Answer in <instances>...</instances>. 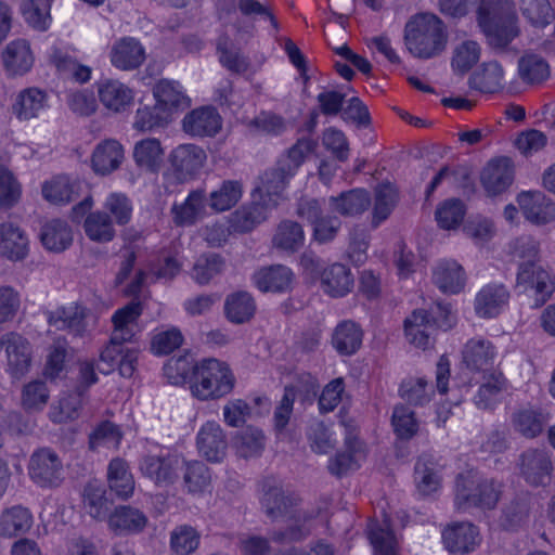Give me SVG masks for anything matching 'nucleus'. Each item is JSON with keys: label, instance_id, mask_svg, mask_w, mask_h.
I'll use <instances>...</instances> for the list:
<instances>
[{"label": "nucleus", "instance_id": "774afa93", "mask_svg": "<svg viewBox=\"0 0 555 555\" xmlns=\"http://www.w3.org/2000/svg\"><path fill=\"white\" fill-rule=\"evenodd\" d=\"M431 387L424 378H406L399 389L400 397L410 404L424 405L430 401L433 395Z\"/></svg>", "mask_w": 555, "mask_h": 555}, {"label": "nucleus", "instance_id": "8fccbe9b", "mask_svg": "<svg viewBox=\"0 0 555 555\" xmlns=\"http://www.w3.org/2000/svg\"><path fill=\"white\" fill-rule=\"evenodd\" d=\"M519 11L533 28L544 29L554 20V9L550 0H518Z\"/></svg>", "mask_w": 555, "mask_h": 555}, {"label": "nucleus", "instance_id": "37998d69", "mask_svg": "<svg viewBox=\"0 0 555 555\" xmlns=\"http://www.w3.org/2000/svg\"><path fill=\"white\" fill-rule=\"evenodd\" d=\"M146 524L147 517L144 513L128 505L116 507L108 517V525L115 531L137 533L141 532L146 527Z\"/></svg>", "mask_w": 555, "mask_h": 555}, {"label": "nucleus", "instance_id": "a878e982", "mask_svg": "<svg viewBox=\"0 0 555 555\" xmlns=\"http://www.w3.org/2000/svg\"><path fill=\"white\" fill-rule=\"evenodd\" d=\"M517 72L524 83L539 86L550 78L551 66L541 54L526 51L518 60Z\"/></svg>", "mask_w": 555, "mask_h": 555}, {"label": "nucleus", "instance_id": "c85d7f7f", "mask_svg": "<svg viewBox=\"0 0 555 555\" xmlns=\"http://www.w3.org/2000/svg\"><path fill=\"white\" fill-rule=\"evenodd\" d=\"M292 177L294 175L289 171V167L285 168V165L276 162L274 167L267 169L260 176V184L257 186V191L261 198H266L267 202L270 203V199H276L278 202Z\"/></svg>", "mask_w": 555, "mask_h": 555}, {"label": "nucleus", "instance_id": "09e8293b", "mask_svg": "<svg viewBox=\"0 0 555 555\" xmlns=\"http://www.w3.org/2000/svg\"><path fill=\"white\" fill-rule=\"evenodd\" d=\"M305 233L302 227L293 220H283L276 227L272 237L273 247L295 253L304 246Z\"/></svg>", "mask_w": 555, "mask_h": 555}, {"label": "nucleus", "instance_id": "a19ab883", "mask_svg": "<svg viewBox=\"0 0 555 555\" xmlns=\"http://www.w3.org/2000/svg\"><path fill=\"white\" fill-rule=\"evenodd\" d=\"M164 150L158 139L147 138L135 143L133 159L146 172H157L163 162Z\"/></svg>", "mask_w": 555, "mask_h": 555}, {"label": "nucleus", "instance_id": "3c124183", "mask_svg": "<svg viewBox=\"0 0 555 555\" xmlns=\"http://www.w3.org/2000/svg\"><path fill=\"white\" fill-rule=\"evenodd\" d=\"M83 505L89 515L95 519L109 516L112 501L106 495L105 488L98 481H90L83 490Z\"/></svg>", "mask_w": 555, "mask_h": 555}, {"label": "nucleus", "instance_id": "49530a36", "mask_svg": "<svg viewBox=\"0 0 555 555\" xmlns=\"http://www.w3.org/2000/svg\"><path fill=\"white\" fill-rule=\"evenodd\" d=\"M47 94L38 88H27L20 92L13 105V112L20 120H29L39 116L44 108Z\"/></svg>", "mask_w": 555, "mask_h": 555}, {"label": "nucleus", "instance_id": "5701e85b", "mask_svg": "<svg viewBox=\"0 0 555 555\" xmlns=\"http://www.w3.org/2000/svg\"><path fill=\"white\" fill-rule=\"evenodd\" d=\"M86 318L87 308L77 302H72L49 312L48 322L56 330H66L75 336H81L87 327Z\"/></svg>", "mask_w": 555, "mask_h": 555}, {"label": "nucleus", "instance_id": "e2e57ef3", "mask_svg": "<svg viewBox=\"0 0 555 555\" xmlns=\"http://www.w3.org/2000/svg\"><path fill=\"white\" fill-rule=\"evenodd\" d=\"M509 253L518 266L534 264L541 260L540 242L531 235H521L509 244Z\"/></svg>", "mask_w": 555, "mask_h": 555}, {"label": "nucleus", "instance_id": "58836bf2", "mask_svg": "<svg viewBox=\"0 0 555 555\" xmlns=\"http://www.w3.org/2000/svg\"><path fill=\"white\" fill-rule=\"evenodd\" d=\"M5 69L12 75L27 73L34 63V56L28 42L24 39L9 43L2 53Z\"/></svg>", "mask_w": 555, "mask_h": 555}, {"label": "nucleus", "instance_id": "603ef678", "mask_svg": "<svg viewBox=\"0 0 555 555\" xmlns=\"http://www.w3.org/2000/svg\"><path fill=\"white\" fill-rule=\"evenodd\" d=\"M86 235L93 242L107 243L115 236L112 217L106 211H92L83 222Z\"/></svg>", "mask_w": 555, "mask_h": 555}, {"label": "nucleus", "instance_id": "bf43d9fd", "mask_svg": "<svg viewBox=\"0 0 555 555\" xmlns=\"http://www.w3.org/2000/svg\"><path fill=\"white\" fill-rule=\"evenodd\" d=\"M51 0H22L21 12L34 29L44 31L51 23Z\"/></svg>", "mask_w": 555, "mask_h": 555}, {"label": "nucleus", "instance_id": "338daca9", "mask_svg": "<svg viewBox=\"0 0 555 555\" xmlns=\"http://www.w3.org/2000/svg\"><path fill=\"white\" fill-rule=\"evenodd\" d=\"M49 398L50 391L46 382L35 379L23 387L21 402L26 411H41L47 405Z\"/></svg>", "mask_w": 555, "mask_h": 555}, {"label": "nucleus", "instance_id": "2eb2a0df", "mask_svg": "<svg viewBox=\"0 0 555 555\" xmlns=\"http://www.w3.org/2000/svg\"><path fill=\"white\" fill-rule=\"evenodd\" d=\"M496 358L494 345L485 338L469 339L462 349V362L470 371L490 373Z\"/></svg>", "mask_w": 555, "mask_h": 555}, {"label": "nucleus", "instance_id": "2f4dec72", "mask_svg": "<svg viewBox=\"0 0 555 555\" xmlns=\"http://www.w3.org/2000/svg\"><path fill=\"white\" fill-rule=\"evenodd\" d=\"M28 251L24 232L11 222L0 224V255L10 260H22Z\"/></svg>", "mask_w": 555, "mask_h": 555}, {"label": "nucleus", "instance_id": "6e6d98bb", "mask_svg": "<svg viewBox=\"0 0 555 555\" xmlns=\"http://www.w3.org/2000/svg\"><path fill=\"white\" fill-rule=\"evenodd\" d=\"M51 62L60 74L78 83H86L91 78L92 69L89 66L80 64L76 59L59 49L51 54Z\"/></svg>", "mask_w": 555, "mask_h": 555}, {"label": "nucleus", "instance_id": "4be33fe9", "mask_svg": "<svg viewBox=\"0 0 555 555\" xmlns=\"http://www.w3.org/2000/svg\"><path fill=\"white\" fill-rule=\"evenodd\" d=\"M328 208L341 217H357L362 215L371 205L370 193L364 189L344 191L327 199Z\"/></svg>", "mask_w": 555, "mask_h": 555}, {"label": "nucleus", "instance_id": "473e14b6", "mask_svg": "<svg viewBox=\"0 0 555 555\" xmlns=\"http://www.w3.org/2000/svg\"><path fill=\"white\" fill-rule=\"evenodd\" d=\"M39 238L46 249L61 253L72 245L73 232L66 221L53 219L41 227Z\"/></svg>", "mask_w": 555, "mask_h": 555}, {"label": "nucleus", "instance_id": "7c9ffc66", "mask_svg": "<svg viewBox=\"0 0 555 555\" xmlns=\"http://www.w3.org/2000/svg\"><path fill=\"white\" fill-rule=\"evenodd\" d=\"M101 103L115 113L124 111L133 102V92L118 80L107 79L98 85Z\"/></svg>", "mask_w": 555, "mask_h": 555}, {"label": "nucleus", "instance_id": "f03ea898", "mask_svg": "<svg viewBox=\"0 0 555 555\" xmlns=\"http://www.w3.org/2000/svg\"><path fill=\"white\" fill-rule=\"evenodd\" d=\"M261 505L271 520L288 519L294 521L284 531L273 532L271 537L273 541H300L311 533L310 522L314 518V514L297 509V500L286 495L281 487L270 486L263 493Z\"/></svg>", "mask_w": 555, "mask_h": 555}, {"label": "nucleus", "instance_id": "a18cd8bd", "mask_svg": "<svg viewBox=\"0 0 555 555\" xmlns=\"http://www.w3.org/2000/svg\"><path fill=\"white\" fill-rule=\"evenodd\" d=\"M434 283L443 293H459L465 285V272L455 261H444L434 271Z\"/></svg>", "mask_w": 555, "mask_h": 555}, {"label": "nucleus", "instance_id": "f704fd0d", "mask_svg": "<svg viewBox=\"0 0 555 555\" xmlns=\"http://www.w3.org/2000/svg\"><path fill=\"white\" fill-rule=\"evenodd\" d=\"M324 292L332 297H343L351 292L354 279L349 268L334 263L324 269L321 275Z\"/></svg>", "mask_w": 555, "mask_h": 555}, {"label": "nucleus", "instance_id": "423d86ee", "mask_svg": "<svg viewBox=\"0 0 555 555\" xmlns=\"http://www.w3.org/2000/svg\"><path fill=\"white\" fill-rule=\"evenodd\" d=\"M296 214L313 227V236L319 243L333 241L341 228V220L337 216L324 215L317 198L301 197L296 205Z\"/></svg>", "mask_w": 555, "mask_h": 555}, {"label": "nucleus", "instance_id": "c756f323", "mask_svg": "<svg viewBox=\"0 0 555 555\" xmlns=\"http://www.w3.org/2000/svg\"><path fill=\"white\" fill-rule=\"evenodd\" d=\"M507 379L500 371H492L483 375L474 402L478 409L490 410L500 401L501 395L507 390Z\"/></svg>", "mask_w": 555, "mask_h": 555}, {"label": "nucleus", "instance_id": "b1692460", "mask_svg": "<svg viewBox=\"0 0 555 555\" xmlns=\"http://www.w3.org/2000/svg\"><path fill=\"white\" fill-rule=\"evenodd\" d=\"M548 421V412L540 406L532 405L517 410L512 416L514 429L529 439L541 435Z\"/></svg>", "mask_w": 555, "mask_h": 555}, {"label": "nucleus", "instance_id": "9d476101", "mask_svg": "<svg viewBox=\"0 0 555 555\" xmlns=\"http://www.w3.org/2000/svg\"><path fill=\"white\" fill-rule=\"evenodd\" d=\"M207 159L206 152L195 144H180L169 154L172 177L178 183L194 179Z\"/></svg>", "mask_w": 555, "mask_h": 555}, {"label": "nucleus", "instance_id": "4d7b16f0", "mask_svg": "<svg viewBox=\"0 0 555 555\" xmlns=\"http://www.w3.org/2000/svg\"><path fill=\"white\" fill-rule=\"evenodd\" d=\"M153 93L159 105L168 107L170 116L173 109L189 106V99L176 81L168 79L159 80L154 87Z\"/></svg>", "mask_w": 555, "mask_h": 555}, {"label": "nucleus", "instance_id": "9b49d317", "mask_svg": "<svg viewBox=\"0 0 555 555\" xmlns=\"http://www.w3.org/2000/svg\"><path fill=\"white\" fill-rule=\"evenodd\" d=\"M124 340H115L111 336L108 345L100 354L98 369L103 374H108L118 369L122 377H131L135 371L138 361V350L134 348H125Z\"/></svg>", "mask_w": 555, "mask_h": 555}, {"label": "nucleus", "instance_id": "dca6fc26", "mask_svg": "<svg viewBox=\"0 0 555 555\" xmlns=\"http://www.w3.org/2000/svg\"><path fill=\"white\" fill-rule=\"evenodd\" d=\"M509 297V291L504 284H487L475 297V312L478 317L483 319L495 318L508 304Z\"/></svg>", "mask_w": 555, "mask_h": 555}, {"label": "nucleus", "instance_id": "f3484780", "mask_svg": "<svg viewBox=\"0 0 555 555\" xmlns=\"http://www.w3.org/2000/svg\"><path fill=\"white\" fill-rule=\"evenodd\" d=\"M525 218L541 225L555 220V204L542 192H522L517 197Z\"/></svg>", "mask_w": 555, "mask_h": 555}, {"label": "nucleus", "instance_id": "aec40b11", "mask_svg": "<svg viewBox=\"0 0 555 555\" xmlns=\"http://www.w3.org/2000/svg\"><path fill=\"white\" fill-rule=\"evenodd\" d=\"M221 129V117L216 108L193 109L183 118V130L193 137H214Z\"/></svg>", "mask_w": 555, "mask_h": 555}, {"label": "nucleus", "instance_id": "ea45409f", "mask_svg": "<svg viewBox=\"0 0 555 555\" xmlns=\"http://www.w3.org/2000/svg\"><path fill=\"white\" fill-rule=\"evenodd\" d=\"M107 481L111 491L118 498L126 500L133 494L135 483L125 460L116 457L109 462Z\"/></svg>", "mask_w": 555, "mask_h": 555}, {"label": "nucleus", "instance_id": "de8ad7c7", "mask_svg": "<svg viewBox=\"0 0 555 555\" xmlns=\"http://www.w3.org/2000/svg\"><path fill=\"white\" fill-rule=\"evenodd\" d=\"M217 53L220 64L230 73L242 75L248 70V59L234 46L229 36L222 35L218 38Z\"/></svg>", "mask_w": 555, "mask_h": 555}, {"label": "nucleus", "instance_id": "680f3d73", "mask_svg": "<svg viewBox=\"0 0 555 555\" xmlns=\"http://www.w3.org/2000/svg\"><path fill=\"white\" fill-rule=\"evenodd\" d=\"M234 444L240 456H258L264 449V435L261 429L247 426L236 434Z\"/></svg>", "mask_w": 555, "mask_h": 555}, {"label": "nucleus", "instance_id": "6ab92c4d", "mask_svg": "<svg viewBox=\"0 0 555 555\" xmlns=\"http://www.w3.org/2000/svg\"><path fill=\"white\" fill-rule=\"evenodd\" d=\"M513 178V167L506 157L489 162L480 176L481 184L490 196L505 192L512 184Z\"/></svg>", "mask_w": 555, "mask_h": 555}, {"label": "nucleus", "instance_id": "6e6552de", "mask_svg": "<svg viewBox=\"0 0 555 555\" xmlns=\"http://www.w3.org/2000/svg\"><path fill=\"white\" fill-rule=\"evenodd\" d=\"M29 476L41 488H57L64 480L63 464L50 449L36 451L29 461Z\"/></svg>", "mask_w": 555, "mask_h": 555}, {"label": "nucleus", "instance_id": "a211bd4d", "mask_svg": "<svg viewBox=\"0 0 555 555\" xmlns=\"http://www.w3.org/2000/svg\"><path fill=\"white\" fill-rule=\"evenodd\" d=\"M446 547L452 553H469L480 543L478 528L468 521L449 525L442 532Z\"/></svg>", "mask_w": 555, "mask_h": 555}, {"label": "nucleus", "instance_id": "c03bdc74", "mask_svg": "<svg viewBox=\"0 0 555 555\" xmlns=\"http://www.w3.org/2000/svg\"><path fill=\"white\" fill-rule=\"evenodd\" d=\"M33 526L31 513L23 506H13L0 515V535L12 538L26 533Z\"/></svg>", "mask_w": 555, "mask_h": 555}, {"label": "nucleus", "instance_id": "72a5a7b5", "mask_svg": "<svg viewBox=\"0 0 555 555\" xmlns=\"http://www.w3.org/2000/svg\"><path fill=\"white\" fill-rule=\"evenodd\" d=\"M256 301L250 293L236 291L229 294L224 300L225 318L234 324L249 322L256 313Z\"/></svg>", "mask_w": 555, "mask_h": 555}, {"label": "nucleus", "instance_id": "13d9d810", "mask_svg": "<svg viewBox=\"0 0 555 555\" xmlns=\"http://www.w3.org/2000/svg\"><path fill=\"white\" fill-rule=\"evenodd\" d=\"M171 119L168 107L157 102L153 106L145 105L138 108L133 127L139 131H151L158 127L166 126Z\"/></svg>", "mask_w": 555, "mask_h": 555}, {"label": "nucleus", "instance_id": "4c0bfd02", "mask_svg": "<svg viewBox=\"0 0 555 555\" xmlns=\"http://www.w3.org/2000/svg\"><path fill=\"white\" fill-rule=\"evenodd\" d=\"M362 338L361 327L356 322L346 320L335 327L332 344L339 354L351 356L360 349Z\"/></svg>", "mask_w": 555, "mask_h": 555}, {"label": "nucleus", "instance_id": "39448f33", "mask_svg": "<svg viewBox=\"0 0 555 555\" xmlns=\"http://www.w3.org/2000/svg\"><path fill=\"white\" fill-rule=\"evenodd\" d=\"M501 488L493 479H478L470 474H461L456 478L455 508L459 512H467L473 507L493 509L500 500Z\"/></svg>", "mask_w": 555, "mask_h": 555}, {"label": "nucleus", "instance_id": "c9c22d12", "mask_svg": "<svg viewBox=\"0 0 555 555\" xmlns=\"http://www.w3.org/2000/svg\"><path fill=\"white\" fill-rule=\"evenodd\" d=\"M124 159V149L116 140H105L98 144L92 154V168L96 173L108 175L116 170Z\"/></svg>", "mask_w": 555, "mask_h": 555}, {"label": "nucleus", "instance_id": "20e7f679", "mask_svg": "<svg viewBox=\"0 0 555 555\" xmlns=\"http://www.w3.org/2000/svg\"><path fill=\"white\" fill-rule=\"evenodd\" d=\"M408 50L418 59L427 60L440 55L448 43V31L443 21L433 13L412 16L404 28Z\"/></svg>", "mask_w": 555, "mask_h": 555}, {"label": "nucleus", "instance_id": "5fc2aeb1", "mask_svg": "<svg viewBox=\"0 0 555 555\" xmlns=\"http://www.w3.org/2000/svg\"><path fill=\"white\" fill-rule=\"evenodd\" d=\"M225 268V259L216 253L201 255L193 268L192 278L199 285L208 284L212 279L220 275Z\"/></svg>", "mask_w": 555, "mask_h": 555}, {"label": "nucleus", "instance_id": "f257e3e1", "mask_svg": "<svg viewBox=\"0 0 555 555\" xmlns=\"http://www.w3.org/2000/svg\"><path fill=\"white\" fill-rule=\"evenodd\" d=\"M477 21L488 44L496 53L517 52L509 47L521 34L513 0H481Z\"/></svg>", "mask_w": 555, "mask_h": 555}, {"label": "nucleus", "instance_id": "412c9836", "mask_svg": "<svg viewBox=\"0 0 555 555\" xmlns=\"http://www.w3.org/2000/svg\"><path fill=\"white\" fill-rule=\"evenodd\" d=\"M293 271L283 264L262 267L253 275L255 286L263 293H285L292 288Z\"/></svg>", "mask_w": 555, "mask_h": 555}, {"label": "nucleus", "instance_id": "1a4fd4ad", "mask_svg": "<svg viewBox=\"0 0 555 555\" xmlns=\"http://www.w3.org/2000/svg\"><path fill=\"white\" fill-rule=\"evenodd\" d=\"M516 286L534 292L535 306H543L555 291V276L540 262L518 266Z\"/></svg>", "mask_w": 555, "mask_h": 555}, {"label": "nucleus", "instance_id": "e433bc0d", "mask_svg": "<svg viewBox=\"0 0 555 555\" xmlns=\"http://www.w3.org/2000/svg\"><path fill=\"white\" fill-rule=\"evenodd\" d=\"M504 70L496 61L483 63L468 79V85L482 93H494L504 87Z\"/></svg>", "mask_w": 555, "mask_h": 555}, {"label": "nucleus", "instance_id": "69168bd1", "mask_svg": "<svg viewBox=\"0 0 555 555\" xmlns=\"http://www.w3.org/2000/svg\"><path fill=\"white\" fill-rule=\"evenodd\" d=\"M437 314L438 315H434L423 309L414 310L412 314L405 319L404 327H421L427 325H437L439 328L443 330L451 327L453 318L448 307L441 306L440 304L437 305Z\"/></svg>", "mask_w": 555, "mask_h": 555}, {"label": "nucleus", "instance_id": "4468645a", "mask_svg": "<svg viewBox=\"0 0 555 555\" xmlns=\"http://www.w3.org/2000/svg\"><path fill=\"white\" fill-rule=\"evenodd\" d=\"M196 448L209 462H220L225 456L227 435L218 422L207 421L201 426L196 435Z\"/></svg>", "mask_w": 555, "mask_h": 555}, {"label": "nucleus", "instance_id": "864d4df0", "mask_svg": "<svg viewBox=\"0 0 555 555\" xmlns=\"http://www.w3.org/2000/svg\"><path fill=\"white\" fill-rule=\"evenodd\" d=\"M204 190L192 191L182 205L172 207L173 220L178 225H191L204 211L206 204Z\"/></svg>", "mask_w": 555, "mask_h": 555}, {"label": "nucleus", "instance_id": "393cba45", "mask_svg": "<svg viewBox=\"0 0 555 555\" xmlns=\"http://www.w3.org/2000/svg\"><path fill=\"white\" fill-rule=\"evenodd\" d=\"M112 64L121 70H132L141 66L145 60L144 48L141 43L130 37L121 38L112 47Z\"/></svg>", "mask_w": 555, "mask_h": 555}, {"label": "nucleus", "instance_id": "7ed1b4c3", "mask_svg": "<svg viewBox=\"0 0 555 555\" xmlns=\"http://www.w3.org/2000/svg\"><path fill=\"white\" fill-rule=\"evenodd\" d=\"M236 377L227 362L215 358L195 362L189 375L192 396L199 401H217L231 395Z\"/></svg>", "mask_w": 555, "mask_h": 555}, {"label": "nucleus", "instance_id": "0e129e2a", "mask_svg": "<svg viewBox=\"0 0 555 555\" xmlns=\"http://www.w3.org/2000/svg\"><path fill=\"white\" fill-rule=\"evenodd\" d=\"M397 191L389 184L384 183L377 186L375 191V204L373 208L372 225L378 227L391 214L397 203Z\"/></svg>", "mask_w": 555, "mask_h": 555}, {"label": "nucleus", "instance_id": "cd10ccee", "mask_svg": "<svg viewBox=\"0 0 555 555\" xmlns=\"http://www.w3.org/2000/svg\"><path fill=\"white\" fill-rule=\"evenodd\" d=\"M141 301L133 299L125 307L115 311L112 317L114 331L112 336L115 340L131 341L135 335L137 321L142 314Z\"/></svg>", "mask_w": 555, "mask_h": 555}, {"label": "nucleus", "instance_id": "0eeeda50", "mask_svg": "<svg viewBox=\"0 0 555 555\" xmlns=\"http://www.w3.org/2000/svg\"><path fill=\"white\" fill-rule=\"evenodd\" d=\"M0 349L7 358V372L14 378L25 376L33 362V346L29 340L16 332L0 337Z\"/></svg>", "mask_w": 555, "mask_h": 555}, {"label": "nucleus", "instance_id": "ddd939ff", "mask_svg": "<svg viewBox=\"0 0 555 555\" xmlns=\"http://www.w3.org/2000/svg\"><path fill=\"white\" fill-rule=\"evenodd\" d=\"M184 462L177 456L145 455L140 462V472L156 486L172 485L179 477Z\"/></svg>", "mask_w": 555, "mask_h": 555}, {"label": "nucleus", "instance_id": "052dcab7", "mask_svg": "<svg viewBox=\"0 0 555 555\" xmlns=\"http://www.w3.org/2000/svg\"><path fill=\"white\" fill-rule=\"evenodd\" d=\"M243 192V185L236 180L223 181L221 186L209 195V206L215 211H225L236 205Z\"/></svg>", "mask_w": 555, "mask_h": 555}, {"label": "nucleus", "instance_id": "f8f14e48", "mask_svg": "<svg viewBox=\"0 0 555 555\" xmlns=\"http://www.w3.org/2000/svg\"><path fill=\"white\" fill-rule=\"evenodd\" d=\"M518 466L520 475L531 486H546L551 481L553 463L546 450H526L519 456Z\"/></svg>", "mask_w": 555, "mask_h": 555}, {"label": "nucleus", "instance_id": "79ce46f5", "mask_svg": "<svg viewBox=\"0 0 555 555\" xmlns=\"http://www.w3.org/2000/svg\"><path fill=\"white\" fill-rule=\"evenodd\" d=\"M414 478L417 490L423 495H429L440 487L438 464L430 454H422L414 467Z\"/></svg>", "mask_w": 555, "mask_h": 555}, {"label": "nucleus", "instance_id": "bb28decb", "mask_svg": "<svg viewBox=\"0 0 555 555\" xmlns=\"http://www.w3.org/2000/svg\"><path fill=\"white\" fill-rule=\"evenodd\" d=\"M276 206V199H270L269 203L266 198H261L260 202H254L250 205L236 210L233 215L234 231L241 233L251 231L255 227L266 221L268 219L269 211Z\"/></svg>", "mask_w": 555, "mask_h": 555}]
</instances>
